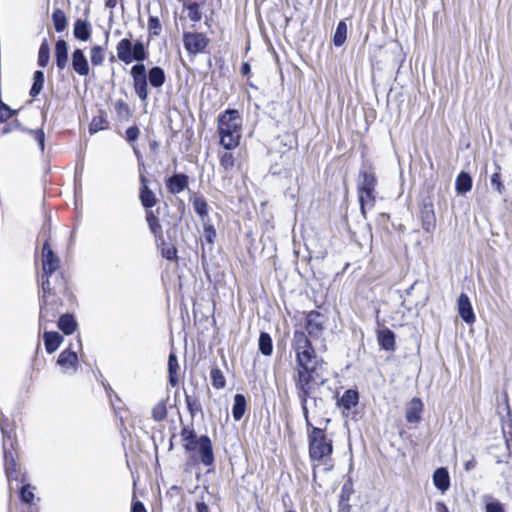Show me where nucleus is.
<instances>
[{
	"label": "nucleus",
	"mask_w": 512,
	"mask_h": 512,
	"mask_svg": "<svg viewBox=\"0 0 512 512\" xmlns=\"http://www.w3.org/2000/svg\"><path fill=\"white\" fill-rule=\"evenodd\" d=\"M215 236H216V231L213 227H208L205 229V238L209 243L213 242V239Z\"/></svg>",
	"instance_id": "603ef678"
},
{
	"label": "nucleus",
	"mask_w": 512,
	"mask_h": 512,
	"mask_svg": "<svg viewBox=\"0 0 512 512\" xmlns=\"http://www.w3.org/2000/svg\"><path fill=\"white\" fill-rule=\"evenodd\" d=\"M60 259L52 251L48 242H45L42 249V269L43 277L51 281L53 273L59 268ZM55 279V276H54Z\"/></svg>",
	"instance_id": "6e6552de"
},
{
	"label": "nucleus",
	"mask_w": 512,
	"mask_h": 512,
	"mask_svg": "<svg viewBox=\"0 0 512 512\" xmlns=\"http://www.w3.org/2000/svg\"><path fill=\"white\" fill-rule=\"evenodd\" d=\"M140 201L145 208H151L157 203L155 194L148 187V180L144 175H140Z\"/></svg>",
	"instance_id": "dca6fc26"
},
{
	"label": "nucleus",
	"mask_w": 512,
	"mask_h": 512,
	"mask_svg": "<svg viewBox=\"0 0 512 512\" xmlns=\"http://www.w3.org/2000/svg\"><path fill=\"white\" fill-rule=\"evenodd\" d=\"M184 447L187 451H193L198 447V440H195V438L191 439L190 441L184 442Z\"/></svg>",
	"instance_id": "864d4df0"
},
{
	"label": "nucleus",
	"mask_w": 512,
	"mask_h": 512,
	"mask_svg": "<svg viewBox=\"0 0 512 512\" xmlns=\"http://www.w3.org/2000/svg\"><path fill=\"white\" fill-rule=\"evenodd\" d=\"M186 400H187V404H188V407H189V409H190L191 413H193V410H192V403H191V401H190V399H189V397H188V396L186 397Z\"/></svg>",
	"instance_id": "e2e57ef3"
},
{
	"label": "nucleus",
	"mask_w": 512,
	"mask_h": 512,
	"mask_svg": "<svg viewBox=\"0 0 512 512\" xmlns=\"http://www.w3.org/2000/svg\"><path fill=\"white\" fill-rule=\"evenodd\" d=\"M6 419L4 417H0V428L3 435V450H4V462H5V472L9 482V487L12 489V480H17L16 476V463L12 452L7 448V441L11 439V434L8 433L5 429Z\"/></svg>",
	"instance_id": "0eeeda50"
},
{
	"label": "nucleus",
	"mask_w": 512,
	"mask_h": 512,
	"mask_svg": "<svg viewBox=\"0 0 512 512\" xmlns=\"http://www.w3.org/2000/svg\"><path fill=\"white\" fill-rule=\"evenodd\" d=\"M30 134L34 137L35 141L38 143L40 150H44L45 145V134L42 129L37 130H29Z\"/></svg>",
	"instance_id": "c03bdc74"
},
{
	"label": "nucleus",
	"mask_w": 512,
	"mask_h": 512,
	"mask_svg": "<svg viewBox=\"0 0 512 512\" xmlns=\"http://www.w3.org/2000/svg\"><path fill=\"white\" fill-rule=\"evenodd\" d=\"M179 369V364L177 361V357L175 353H170L168 358V372H169V382L172 386H176L178 384L177 371Z\"/></svg>",
	"instance_id": "c756f323"
},
{
	"label": "nucleus",
	"mask_w": 512,
	"mask_h": 512,
	"mask_svg": "<svg viewBox=\"0 0 512 512\" xmlns=\"http://www.w3.org/2000/svg\"><path fill=\"white\" fill-rule=\"evenodd\" d=\"M166 186L171 194H179L188 187V176L185 174H174L166 180Z\"/></svg>",
	"instance_id": "2eb2a0df"
},
{
	"label": "nucleus",
	"mask_w": 512,
	"mask_h": 512,
	"mask_svg": "<svg viewBox=\"0 0 512 512\" xmlns=\"http://www.w3.org/2000/svg\"><path fill=\"white\" fill-rule=\"evenodd\" d=\"M475 465H476V461L474 459H471V460L465 462L464 469L466 471H470L475 467Z\"/></svg>",
	"instance_id": "13d9d810"
},
{
	"label": "nucleus",
	"mask_w": 512,
	"mask_h": 512,
	"mask_svg": "<svg viewBox=\"0 0 512 512\" xmlns=\"http://www.w3.org/2000/svg\"><path fill=\"white\" fill-rule=\"evenodd\" d=\"M67 290L66 280L62 274L55 275V283L49 278L42 281V301L40 309V321L52 320L59 311L61 306L60 294H64Z\"/></svg>",
	"instance_id": "20e7f679"
},
{
	"label": "nucleus",
	"mask_w": 512,
	"mask_h": 512,
	"mask_svg": "<svg viewBox=\"0 0 512 512\" xmlns=\"http://www.w3.org/2000/svg\"><path fill=\"white\" fill-rule=\"evenodd\" d=\"M324 316L316 311L307 315L306 330L312 337H318L324 330Z\"/></svg>",
	"instance_id": "9d476101"
},
{
	"label": "nucleus",
	"mask_w": 512,
	"mask_h": 512,
	"mask_svg": "<svg viewBox=\"0 0 512 512\" xmlns=\"http://www.w3.org/2000/svg\"><path fill=\"white\" fill-rule=\"evenodd\" d=\"M20 497L23 502L31 504L34 499L32 487L30 485H23L20 490Z\"/></svg>",
	"instance_id": "79ce46f5"
},
{
	"label": "nucleus",
	"mask_w": 512,
	"mask_h": 512,
	"mask_svg": "<svg viewBox=\"0 0 512 512\" xmlns=\"http://www.w3.org/2000/svg\"><path fill=\"white\" fill-rule=\"evenodd\" d=\"M131 512H147L144 504L141 501H134Z\"/></svg>",
	"instance_id": "5fc2aeb1"
},
{
	"label": "nucleus",
	"mask_w": 512,
	"mask_h": 512,
	"mask_svg": "<svg viewBox=\"0 0 512 512\" xmlns=\"http://www.w3.org/2000/svg\"><path fill=\"white\" fill-rule=\"evenodd\" d=\"M153 418L156 421H162L167 416L166 405L164 402L157 403L152 409Z\"/></svg>",
	"instance_id": "a19ab883"
},
{
	"label": "nucleus",
	"mask_w": 512,
	"mask_h": 512,
	"mask_svg": "<svg viewBox=\"0 0 512 512\" xmlns=\"http://www.w3.org/2000/svg\"><path fill=\"white\" fill-rule=\"evenodd\" d=\"M309 456L312 461L327 465V470L332 468L331 457L333 453V440L324 429L312 427L308 430Z\"/></svg>",
	"instance_id": "39448f33"
},
{
	"label": "nucleus",
	"mask_w": 512,
	"mask_h": 512,
	"mask_svg": "<svg viewBox=\"0 0 512 512\" xmlns=\"http://www.w3.org/2000/svg\"><path fill=\"white\" fill-rule=\"evenodd\" d=\"M286 512H296V511H294V510H287Z\"/></svg>",
	"instance_id": "0e129e2a"
},
{
	"label": "nucleus",
	"mask_w": 512,
	"mask_h": 512,
	"mask_svg": "<svg viewBox=\"0 0 512 512\" xmlns=\"http://www.w3.org/2000/svg\"><path fill=\"white\" fill-rule=\"evenodd\" d=\"M116 53L118 59L125 64L138 62L131 68L130 74L137 96L141 101H145L148 97L147 73L145 65L141 62L147 59L148 52L144 43L141 40L132 43L129 38H123L117 44Z\"/></svg>",
	"instance_id": "f03ea898"
},
{
	"label": "nucleus",
	"mask_w": 512,
	"mask_h": 512,
	"mask_svg": "<svg viewBox=\"0 0 512 512\" xmlns=\"http://www.w3.org/2000/svg\"><path fill=\"white\" fill-rule=\"evenodd\" d=\"M115 108L117 113L121 116H128L130 113L129 106L123 101H117Z\"/></svg>",
	"instance_id": "de8ad7c7"
},
{
	"label": "nucleus",
	"mask_w": 512,
	"mask_h": 512,
	"mask_svg": "<svg viewBox=\"0 0 512 512\" xmlns=\"http://www.w3.org/2000/svg\"><path fill=\"white\" fill-rule=\"evenodd\" d=\"M77 323L72 315L64 314L58 321V327L65 334H72L76 330Z\"/></svg>",
	"instance_id": "cd10ccee"
},
{
	"label": "nucleus",
	"mask_w": 512,
	"mask_h": 512,
	"mask_svg": "<svg viewBox=\"0 0 512 512\" xmlns=\"http://www.w3.org/2000/svg\"><path fill=\"white\" fill-rule=\"evenodd\" d=\"M485 512H505L501 502L492 496H485Z\"/></svg>",
	"instance_id": "c9c22d12"
},
{
	"label": "nucleus",
	"mask_w": 512,
	"mask_h": 512,
	"mask_svg": "<svg viewBox=\"0 0 512 512\" xmlns=\"http://www.w3.org/2000/svg\"><path fill=\"white\" fill-rule=\"evenodd\" d=\"M193 207L200 217H205L208 214V205L203 197H195L193 200Z\"/></svg>",
	"instance_id": "4c0bfd02"
},
{
	"label": "nucleus",
	"mask_w": 512,
	"mask_h": 512,
	"mask_svg": "<svg viewBox=\"0 0 512 512\" xmlns=\"http://www.w3.org/2000/svg\"><path fill=\"white\" fill-rule=\"evenodd\" d=\"M242 117L238 110L227 109L218 116L217 132L220 145L226 150L238 147L242 137Z\"/></svg>",
	"instance_id": "7ed1b4c3"
},
{
	"label": "nucleus",
	"mask_w": 512,
	"mask_h": 512,
	"mask_svg": "<svg viewBox=\"0 0 512 512\" xmlns=\"http://www.w3.org/2000/svg\"><path fill=\"white\" fill-rule=\"evenodd\" d=\"M490 181L494 189L501 195L504 192L505 187L501 181L500 166L497 164L496 171L492 174Z\"/></svg>",
	"instance_id": "58836bf2"
},
{
	"label": "nucleus",
	"mask_w": 512,
	"mask_h": 512,
	"mask_svg": "<svg viewBox=\"0 0 512 512\" xmlns=\"http://www.w3.org/2000/svg\"><path fill=\"white\" fill-rule=\"evenodd\" d=\"M377 340L379 345L387 351L395 348V334L388 328L381 329L377 332Z\"/></svg>",
	"instance_id": "412c9836"
},
{
	"label": "nucleus",
	"mask_w": 512,
	"mask_h": 512,
	"mask_svg": "<svg viewBox=\"0 0 512 512\" xmlns=\"http://www.w3.org/2000/svg\"><path fill=\"white\" fill-rule=\"evenodd\" d=\"M91 63L94 66H99L104 62L105 54L102 46L96 45L90 50Z\"/></svg>",
	"instance_id": "f704fd0d"
},
{
	"label": "nucleus",
	"mask_w": 512,
	"mask_h": 512,
	"mask_svg": "<svg viewBox=\"0 0 512 512\" xmlns=\"http://www.w3.org/2000/svg\"><path fill=\"white\" fill-rule=\"evenodd\" d=\"M359 395L356 390L349 389L340 398L339 404L346 410H350L358 404Z\"/></svg>",
	"instance_id": "a878e982"
},
{
	"label": "nucleus",
	"mask_w": 512,
	"mask_h": 512,
	"mask_svg": "<svg viewBox=\"0 0 512 512\" xmlns=\"http://www.w3.org/2000/svg\"><path fill=\"white\" fill-rule=\"evenodd\" d=\"M2 109L5 110V112L0 111V121H6L9 118L13 117L16 114L15 110L10 109L6 104L2 103Z\"/></svg>",
	"instance_id": "49530a36"
},
{
	"label": "nucleus",
	"mask_w": 512,
	"mask_h": 512,
	"mask_svg": "<svg viewBox=\"0 0 512 512\" xmlns=\"http://www.w3.org/2000/svg\"><path fill=\"white\" fill-rule=\"evenodd\" d=\"M439 512H448V510L444 504H439Z\"/></svg>",
	"instance_id": "680f3d73"
},
{
	"label": "nucleus",
	"mask_w": 512,
	"mask_h": 512,
	"mask_svg": "<svg viewBox=\"0 0 512 512\" xmlns=\"http://www.w3.org/2000/svg\"><path fill=\"white\" fill-rule=\"evenodd\" d=\"M147 79L153 87L159 88L165 82V72L161 67L155 66L149 70Z\"/></svg>",
	"instance_id": "393cba45"
},
{
	"label": "nucleus",
	"mask_w": 512,
	"mask_h": 512,
	"mask_svg": "<svg viewBox=\"0 0 512 512\" xmlns=\"http://www.w3.org/2000/svg\"><path fill=\"white\" fill-rule=\"evenodd\" d=\"M46 351L49 354L54 353L60 346L63 338L57 332H45L43 335Z\"/></svg>",
	"instance_id": "5701e85b"
},
{
	"label": "nucleus",
	"mask_w": 512,
	"mask_h": 512,
	"mask_svg": "<svg viewBox=\"0 0 512 512\" xmlns=\"http://www.w3.org/2000/svg\"><path fill=\"white\" fill-rule=\"evenodd\" d=\"M246 410V399L242 394H236L234 396V405L232 408V415L236 421H239Z\"/></svg>",
	"instance_id": "bb28decb"
},
{
	"label": "nucleus",
	"mask_w": 512,
	"mask_h": 512,
	"mask_svg": "<svg viewBox=\"0 0 512 512\" xmlns=\"http://www.w3.org/2000/svg\"><path fill=\"white\" fill-rule=\"evenodd\" d=\"M291 346L295 353L293 380L306 425L310 430L314 426L309 420L307 403L315 388L323 386L326 382V363L317 356L311 341L303 331L294 332Z\"/></svg>",
	"instance_id": "f257e3e1"
},
{
	"label": "nucleus",
	"mask_w": 512,
	"mask_h": 512,
	"mask_svg": "<svg viewBox=\"0 0 512 512\" xmlns=\"http://www.w3.org/2000/svg\"><path fill=\"white\" fill-rule=\"evenodd\" d=\"M57 363L64 373L75 372L77 370L78 356L71 349H65L60 353Z\"/></svg>",
	"instance_id": "9b49d317"
},
{
	"label": "nucleus",
	"mask_w": 512,
	"mask_h": 512,
	"mask_svg": "<svg viewBox=\"0 0 512 512\" xmlns=\"http://www.w3.org/2000/svg\"><path fill=\"white\" fill-rule=\"evenodd\" d=\"M191 19L194 20V21L200 20V16H199V13H198L197 10L193 11V15L191 16Z\"/></svg>",
	"instance_id": "052dcab7"
},
{
	"label": "nucleus",
	"mask_w": 512,
	"mask_h": 512,
	"mask_svg": "<svg viewBox=\"0 0 512 512\" xmlns=\"http://www.w3.org/2000/svg\"><path fill=\"white\" fill-rule=\"evenodd\" d=\"M422 403L420 399L414 398L406 409V420L409 423H417L421 419Z\"/></svg>",
	"instance_id": "4be33fe9"
},
{
	"label": "nucleus",
	"mask_w": 512,
	"mask_h": 512,
	"mask_svg": "<svg viewBox=\"0 0 512 512\" xmlns=\"http://www.w3.org/2000/svg\"><path fill=\"white\" fill-rule=\"evenodd\" d=\"M455 188L456 192L461 195L469 192L472 188L471 176L466 172H461L456 178Z\"/></svg>",
	"instance_id": "b1692460"
},
{
	"label": "nucleus",
	"mask_w": 512,
	"mask_h": 512,
	"mask_svg": "<svg viewBox=\"0 0 512 512\" xmlns=\"http://www.w3.org/2000/svg\"><path fill=\"white\" fill-rule=\"evenodd\" d=\"M101 121H97L96 119H93L91 125H90V131L91 132H96L98 131L99 129H102V127H100V124Z\"/></svg>",
	"instance_id": "4d7b16f0"
},
{
	"label": "nucleus",
	"mask_w": 512,
	"mask_h": 512,
	"mask_svg": "<svg viewBox=\"0 0 512 512\" xmlns=\"http://www.w3.org/2000/svg\"><path fill=\"white\" fill-rule=\"evenodd\" d=\"M177 250L174 247H168L162 250V255L168 260H174L176 258Z\"/></svg>",
	"instance_id": "8fccbe9b"
},
{
	"label": "nucleus",
	"mask_w": 512,
	"mask_h": 512,
	"mask_svg": "<svg viewBox=\"0 0 512 512\" xmlns=\"http://www.w3.org/2000/svg\"><path fill=\"white\" fill-rule=\"evenodd\" d=\"M422 228L430 233L436 227V217L431 203L425 204L421 210Z\"/></svg>",
	"instance_id": "f3484780"
},
{
	"label": "nucleus",
	"mask_w": 512,
	"mask_h": 512,
	"mask_svg": "<svg viewBox=\"0 0 512 512\" xmlns=\"http://www.w3.org/2000/svg\"><path fill=\"white\" fill-rule=\"evenodd\" d=\"M50 58V48L46 40L42 42L38 52V64L40 67L45 68L48 65Z\"/></svg>",
	"instance_id": "72a5a7b5"
},
{
	"label": "nucleus",
	"mask_w": 512,
	"mask_h": 512,
	"mask_svg": "<svg viewBox=\"0 0 512 512\" xmlns=\"http://www.w3.org/2000/svg\"><path fill=\"white\" fill-rule=\"evenodd\" d=\"M197 512H209V507L204 502H198L196 504Z\"/></svg>",
	"instance_id": "6e6d98bb"
},
{
	"label": "nucleus",
	"mask_w": 512,
	"mask_h": 512,
	"mask_svg": "<svg viewBox=\"0 0 512 512\" xmlns=\"http://www.w3.org/2000/svg\"><path fill=\"white\" fill-rule=\"evenodd\" d=\"M376 178L368 172L362 173V180L358 185V197L363 215L366 213V207L371 208L375 201Z\"/></svg>",
	"instance_id": "423d86ee"
},
{
	"label": "nucleus",
	"mask_w": 512,
	"mask_h": 512,
	"mask_svg": "<svg viewBox=\"0 0 512 512\" xmlns=\"http://www.w3.org/2000/svg\"><path fill=\"white\" fill-rule=\"evenodd\" d=\"M457 310L461 319L466 323L472 324L475 321V314L470 299L464 293H461L458 297Z\"/></svg>",
	"instance_id": "f8f14e48"
},
{
	"label": "nucleus",
	"mask_w": 512,
	"mask_h": 512,
	"mask_svg": "<svg viewBox=\"0 0 512 512\" xmlns=\"http://www.w3.org/2000/svg\"><path fill=\"white\" fill-rule=\"evenodd\" d=\"M347 38V24L344 20L340 21L336 27L333 43L335 46H342Z\"/></svg>",
	"instance_id": "7c9ffc66"
},
{
	"label": "nucleus",
	"mask_w": 512,
	"mask_h": 512,
	"mask_svg": "<svg viewBox=\"0 0 512 512\" xmlns=\"http://www.w3.org/2000/svg\"><path fill=\"white\" fill-rule=\"evenodd\" d=\"M73 35L81 41H88L91 37V24L87 20L77 19L73 27Z\"/></svg>",
	"instance_id": "aec40b11"
},
{
	"label": "nucleus",
	"mask_w": 512,
	"mask_h": 512,
	"mask_svg": "<svg viewBox=\"0 0 512 512\" xmlns=\"http://www.w3.org/2000/svg\"><path fill=\"white\" fill-rule=\"evenodd\" d=\"M52 19H53L55 30L57 32H62L66 29L67 19L62 10L56 9L52 14Z\"/></svg>",
	"instance_id": "473e14b6"
},
{
	"label": "nucleus",
	"mask_w": 512,
	"mask_h": 512,
	"mask_svg": "<svg viewBox=\"0 0 512 512\" xmlns=\"http://www.w3.org/2000/svg\"><path fill=\"white\" fill-rule=\"evenodd\" d=\"M220 166L225 172H230L235 166V158L232 153L225 152L220 156Z\"/></svg>",
	"instance_id": "e433bc0d"
},
{
	"label": "nucleus",
	"mask_w": 512,
	"mask_h": 512,
	"mask_svg": "<svg viewBox=\"0 0 512 512\" xmlns=\"http://www.w3.org/2000/svg\"><path fill=\"white\" fill-rule=\"evenodd\" d=\"M146 219L151 231L156 234L161 229L158 218L152 211H147Z\"/></svg>",
	"instance_id": "37998d69"
},
{
	"label": "nucleus",
	"mask_w": 512,
	"mask_h": 512,
	"mask_svg": "<svg viewBox=\"0 0 512 512\" xmlns=\"http://www.w3.org/2000/svg\"><path fill=\"white\" fill-rule=\"evenodd\" d=\"M433 484L435 487L445 493L450 487V476L446 468H438L433 473Z\"/></svg>",
	"instance_id": "6ab92c4d"
},
{
	"label": "nucleus",
	"mask_w": 512,
	"mask_h": 512,
	"mask_svg": "<svg viewBox=\"0 0 512 512\" xmlns=\"http://www.w3.org/2000/svg\"><path fill=\"white\" fill-rule=\"evenodd\" d=\"M211 380L213 387L216 389H222L225 387V377L220 369H212Z\"/></svg>",
	"instance_id": "ea45409f"
},
{
	"label": "nucleus",
	"mask_w": 512,
	"mask_h": 512,
	"mask_svg": "<svg viewBox=\"0 0 512 512\" xmlns=\"http://www.w3.org/2000/svg\"><path fill=\"white\" fill-rule=\"evenodd\" d=\"M181 437H182L183 442H186L188 440L190 441L191 439L195 438V434L192 429L185 427V428H183V430L181 432Z\"/></svg>",
	"instance_id": "3c124183"
},
{
	"label": "nucleus",
	"mask_w": 512,
	"mask_h": 512,
	"mask_svg": "<svg viewBox=\"0 0 512 512\" xmlns=\"http://www.w3.org/2000/svg\"><path fill=\"white\" fill-rule=\"evenodd\" d=\"M198 449L201 462L206 466H210L214 462V454L212 443L208 436H201L198 439Z\"/></svg>",
	"instance_id": "ddd939ff"
},
{
	"label": "nucleus",
	"mask_w": 512,
	"mask_h": 512,
	"mask_svg": "<svg viewBox=\"0 0 512 512\" xmlns=\"http://www.w3.org/2000/svg\"><path fill=\"white\" fill-rule=\"evenodd\" d=\"M250 65L248 63H243L242 64V68H241V71H242V74L243 75H247L249 72H250Z\"/></svg>",
	"instance_id": "bf43d9fd"
},
{
	"label": "nucleus",
	"mask_w": 512,
	"mask_h": 512,
	"mask_svg": "<svg viewBox=\"0 0 512 512\" xmlns=\"http://www.w3.org/2000/svg\"><path fill=\"white\" fill-rule=\"evenodd\" d=\"M44 86V73L40 70L35 71L33 75V84L30 90V95L36 97L40 94Z\"/></svg>",
	"instance_id": "2f4dec72"
},
{
	"label": "nucleus",
	"mask_w": 512,
	"mask_h": 512,
	"mask_svg": "<svg viewBox=\"0 0 512 512\" xmlns=\"http://www.w3.org/2000/svg\"><path fill=\"white\" fill-rule=\"evenodd\" d=\"M183 42L189 53L196 54L206 48L208 39L202 33H184Z\"/></svg>",
	"instance_id": "1a4fd4ad"
},
{
	"label": "nucleus",
	"mask_w": 512,
	"mask_h": 512,
	"mask_svg": "<svg viewBox=\"0 0 512 512\" xmlns=\"http://www.w3.org/2000/svg\"><path fill=\"white\" fill-rule=\"evenodd\" d=\"M55 60L59 70H64L68 65V44L65 40L59 39L55 45Z\"/></svg>",
	"instance_id": "a211bd4d"
},
{
	"label": "nucleus",
	"mask_w": 512,
	"mask_h": 512,
	"mask_svg": "<svg viewBox=\"0 0 512 512\" xmlns=\"http://www.w3.org/2000/svg\"><path fill=\"white\" fill-rule=\"evenodd\" d=\"M139 136V129L136 126H131L126 130V139L129 142H134Z\"/></svg>",
	"instance_id": "09e8293b"
},
{
	"label": "nucleus",
	"mask_w": 512,
	"mask_h": 512,
	"mask_svg": "<svg viewBox=\"0 0 512 512\" xmlns=\"http://www.w3.org/2000/svg\"><path fill=\"white\" fill-rule=\"evenodd\" d=\"M260 352L265 356H270L273 352V344L271 336L266 332H261L258 340Z\"/></svg>",
	"instance_id": "c85d7f7f"
},
{
	"label": "nucleus",
	"mask_w": 512,
	"mask_h": 512,
	"mask_svg": "<svg viewBox=\"0 0 512 512\" xmlns=\"http://www.w3.org/2000/svg\"><path fill=\"white\" fill-rule=\"evenodd\" d=\"M148 28L154 35H158L161 30V24L157 17L151 16L148 20Z\"/></svg>",
	"instance_id": "a18cd8bd"
},
{
	"label": "nucleus",
	"mask_w": 512,
	"mask_h": 512,
	"mask_svg": "<svg viewBox=\"0 0 512 512\" xmlns=\"http://www.w3.org/2000/svg\"><path fill=\"white\" fill-rule=\"evenodd\" d=\"M72 67L80 76H87L90 68L86 56L81 49H75L72 53Z\"/></svg>",
	"instance_id": "4468645a"
}]
</instances>
